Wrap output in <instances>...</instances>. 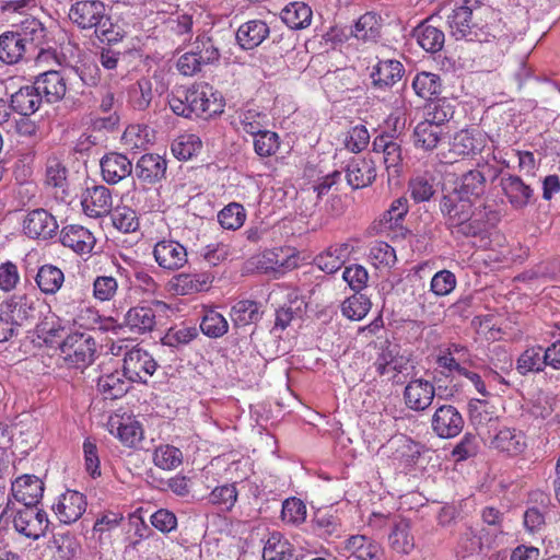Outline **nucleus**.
<instances>
[{
    "mask_svg": "<svg viewBox=\"0 0 560 560\" xmlns=\"http://www.w3.org/2000/svg\"><path fill=\"white\" fill-rule=\"evenodd\" d=\"M440 211L447 230L456 237L480 236L488 229L485 214L481 210H476L474 200L457 191L451 190L442 196Z\"/></svg>",
    "mask_w": 560,
    "mask_h": 560,
    "instance_id": "1",
    "label": "nucleus"
},
{
    "mask_svg": "<svg viewBox=\"0 0 560 560\" xmlns=\"http://www.w3.org/2000/svg\"><path fill=\"white\" fill-rule=\"evenodd\" d=\"M172 112L185 118L211 117L222 112V104L207 85L175 88L167 96Z\"/></svg>",
    "mask_w": 560,
    "mask_h": 560,
    "instance_id": "2",
    "label": "nucleus"
},
{
    "mask_svg": "<svg viewBox=\"0 0 560 560\" xmlns=\"http://www.w3.org/2000/svg\"><path fill=\"white\" fill-rule=\"evenodd\" d=\"M486 10L481 0H458L447 16L451 34L456 39L481 40L478 31L481 28L480 15Z\"/></svg>",
    "mask_w": 560,
    "mask_h": 560,
    "instance_id": "3",
    "label": "nucleus"
},
{
    "mask_svg": "<svg viewBox=\"0 0 560 560\" xmlns=\"http://www.w3.org/2000/svg\"><path fill=\"white\" fill-rule=\"evenodd\" d=\"M60 351L70 368L82 369L92 363L96 347L91 336L74 332L62 339Z\"/></svg>",
    "mask_w": 560,
    "mask_h": 560,
    "instance_id": "4",
    "label": "nucleus"
},
{
    "mask_svg": "<svg viewBox=\"0 0 560 560\" xmlns=\"http://www.w3.org/2000/svg\"><path fill=\"white\" fill-rule=\"evenodd\" d=\"M453 116L450 106L447 109L439 110V105L434 106L433 119L420 121L413 130V143L418 149L424 151L434 150L443 136V121L448 120Z\"/></svg>",
    "mask_w": 560,
    "mask_h": 560,
    "instance_id": "5",
    "label": "nucleus"
},
{
    "mask_svg": "<svg viewBox=\"0 0 560 560\" xmlns=\"http://www.w3.org/2000/svg\"><path fill=\"white\" fill-rule=\"evenodd\" d=\"M500 173L501 170L498 167L489 164H479L478 168L463 174L452 190L459 192L465 198L475 200L485 194L487 178L493 182Z\"/></svg>",
    "mask_w": 560,
    "mask_h": 560,
    "instance_id": "6",
    "label": "nucleus"
},
{
    "mask_svg": "<svg viewBox=\"0 0 560 560\" xmlns=\"http://www.w3.org/2000/svg\"><path fill=\"white\" fill-rule=\"evenodd\" d=\"M156 368L158 363L154 358L139 347H133L124 355L122 372L129 382L145 384Z\"/></svg>",
    "mask_w": 560,
    "mask_h": 560,
    "instance_id": "7",
    "label": "nucleus"
},
{
    "mask_svg": "<svg viewBox=\"0 0 560 560\" xmlns=\"http://www.w3.org/2000/svg\"><path fill=\"white\" fill-rule=\"evenodd\" d=\"M48 524L46 512L35 506H23L16 511L13 517L14 529L33 540L45 535Z\"/></svg>",
    "mask_w": 560,
    "mask_h": 560,
    "instance_id": "8",
    "label": "nucleus"
},
{
    "mask_svg": "<svg viewBox=\"0 0 560 560\" xmlns=\"http://www.w3.org/2000/svg\"><path fill=\"white\" fill-rule=\"evenodd\" d=\"M106 15V5L101 0H79L69 10L70 21L81 30L95 28Z\"/></svg>",
    "mask_w": 560,
    "mask_h": 560,
    "instance_id": "9",
    "label": "nucleus"
},
{
    "mask_svg": "<svg viewBox=\"0 0 560 560\" xmlns=\"http://www.w3.org/2000/svg\"><path fill=\"white\" fill-rule=\"evenodd\" d=\"M464 423L463 416L452 405H442L436 408L431 419V428L441 439L457 436L462 432Z\"/></svg>",
    "mask_w": 560,
    "mask_h": 560,
    "instance_id": "10",
    "label": "nucleus"
},
{
    "mask_svg": "<svg viewBox=\"0 0 560 560\" xmlns=\"http://www.w3.org/2000/svg\"><path fill=\"white\" fill-rule=\"evenodd\" d=\"M23 231L31 238L49 240L57 234L58 223L47 210L37 208L26 214Z\"/></svg>",
    "mask_w": 560,
    "mask_h": 560,
    "instance_id": "11",
    "label": "nucleus"
},
{
    "mask_svg": "<svg viewBox=\"0 0 560 560\" xmlns=\"http://www.w3.org/2000/svg\"><path fill=\"white\" fill-rule=\"evenodd\" d=\"M153 306L165 308L167 305L162 301H153L151 305H137L125 314V325L135 332L145 334L152 331L156 324V314Z\"/></svg>",
    "mask_w": 560,
    "mask_h": 560,
    "instance_id": "12",
    "label": "nucleus"
},
{
    "mask_svg": "<svg viewBox=\"0 0 560 560\" xmlns=\"http://www.w3.org/2000/svg\"><path fill=\"white\" fill-rule=\"evenodd\" d=\"M435 396L433 384L423 378L411 380L405 387L404 400L407 408L413 411L427 410Z\"/></svg>",
    "mask_w": 560,
    "mask_h": 560,
    "instance_id": "13",
    "label": "nucleus"
},
{
    "mask_svg": "<svg viewBox=\"0 0 560 560\" xmlns=\"http://www.w3.org/2000/svg\"><path fill=\"white\" fill-rule=\"evenodd\" d=\"M500 186L509 203L515 210L527 207L534 197V189L517 175L502 176Z\"/></svg>",
    "mask_w": 560,
    "mask_h": 560,
    "instance_id": "14",
    "label": "nucleus"
},
{
    "mask_svg": "<svg viewBox=\"0 0 560 560\" xmlns=\"http://www.w3.org/2000/svg\"><path fill=\"white\" fill-rule=\"evenodd\" d=\"M84 212L91 218H100L107 214L113 207L110 190L103 185L88 187L81 200Z\"/></svg>",
    "mask_w": 560,
    "mask_h": 560,
    "instance_id": "15",
    "label": "nucleus"
},
{
    "mask_svg": "<svg viewBox=\"0 0 560 560\" xmlns=\"http://www.w3.org/2000/svg\"><path fill=\"white\" fill-rule=\"evenodd\" d=\"M13 498L23 506H35L39 503L44 493V482L34 475H24L12 482Z\"/></svg>",
    "mask_w": 560,
    "mask_h": 560,
    "instance_id": "16",
    "label": "nucleus"
},
{
    "mask_svg": "<svg viewBox=\"0 0 560 560\" xmlns=\"http://www.w3.org/2000/svg\"><path fill=\"white\" fill-rule=\"evenodd\" d=\"M167 161L159 154L147 153L137 161L133 172L136 178L144 184H156L165 178Z\"/></svg>",
    "mask_w": 560,
    "mask_h": 560,
    "instance_id": "17",
    "label": "nucleus"
},
{
    "mask_svg": "<svg viewBox=\"0 0 560 560\" xmlns=\"http://www.w3.org/2000/svg\"><path fill=\"white\" fill-rule=\"evenodd\" d=\"M101 171L103 179L110 185L117 184L133 172L131 161L121 153L109 152L101 161Z\"/></svg>",
    "mask_w": 560,
    "mask_h": 560,
    "instance_id": "18",
    "label": "nucleus"
},
{
    "mask_svg": "<svg viewBox=\"0 0 560 560\" xmlns=\"http://www.w3.org/2000/svg\"><path fill=\"white\" fill-rule=\"evenodd\" d=\"M158 265L164 269L177 270L187 262L186 248L175 241H161L153 249Z\"/></svg>",
    "mask_w": 560,
    "mask_h": 560,
    "instance_id": "19",
    "label": "nucleus"
},
{
    "mask_svg": "<svg viewBox=\"0 0 560 560\" xmlns=\"http://www.w3.org/2000/svg\"><path fill=\"white\" fill-rule=\"evenodd\" d=\"M290 249L275 248L266 250L258 259L257 269L264 273L279 277L287 270L296 267V257L289 254Z\"/></svg>",
    "mask_w": 560,
    "mask_h": 560,
    "instance_id": "20",
    "label": "nucleus"
},
{
    "mask_svg": "<svg viewBox=\"0 0 560 560\" xmlns=\"http://www.w3.org/2000/svg\"><path fill=\"white\" fill-rule=\"evenodd\" d=\"M376 177L375 164L371 159L353 158L346 167V178L352 189L370 186Z\"/></svg>",
    "mask_w": 560,
    "mask_h": 560,
    "instance_id": "21",
    "label": "nucleus"
},
{
    "mask_svg": "<svg viewBox=\"0 0 560 560\" xmlns=\"http://www.w3.org/2000/svg\"><path fill=\"white\" fill-rule=\"evenodd\" d=\"M39 96L48 103L60 101L66 94V81L59 71L50 70L37 75L33 82Z\"/></svg>",
    "mask_w": 560,
    "mask_h": 560,
    "instance_id": "22",
    "label": "nucleus"
},
{
    "mask_svg": "<svg viewBox=\"0 0 560 560\" xmlns=\"http://www.w3.org/2000/svg\"><path fill=\"white\" fill-rule=\"evenodd\" d=\"M60 242L74 253L83 255L92 252L95 245V237L86 228L70 224L61 230Z\"/></svg>",
    "mask_w": 560,
    "mask_h": 560,
    "instance_id": "23",
    "label": "nucleus"
},
{
    "mask_svg": "<svg viewBox=\"0 0 560 560\" xmlns=\"http://www.w3.org/2000/svg\"><path fill=\"white\" fill-rule=\"evenodd\" d=\"M86 508L85 498L78 491H67L63 493L54 510L59 521L65 524H71L78 521Z\"/></svg>",
    "mask_w": 560,
    "mask_h": 560,
    "instance_id": "24",
    "label": "nucleus"
},
{
    "mask_svg": "<svg viewBox=\"0 0 560 560\" xmlns=\"http://www.w3.org/2000/svg\"><path fill=\"white\" fill-rule=\"evenodd\" d=\"M269 27L261 20H250L243 23L236 32V40L238 45L245 49H254L258 47L268 36Z\"/></svg>",
    "mask_w": 560,
    "mask_h": 560,
    "instance_id": "25",
    "label": "nucleus"
},
{
    "mask_svg": "<svg viewBox=\"0 0 560 560\" xmlns=\"http://www.w3.org/2000/svg\"><path fill=\"white\" fill-rule=\"evenodd\" d=\"M45 184L55 189L54 195L57 200L67 202L69 198L67 168L57 159H48L45 171Z\"/></svg>",
    "mask_w": 560,
    "mask_h": 560,
    "instance_id": "26",
    "label": "nucleus"
},
{
    "mask_svg": "<svg viewBox=\"0 0 560 560\" xmlns=\"http://www.w3.org/2000/svg\"><path fill=\"white\" fill-rule=\"evenodd\" d=\"M404 72L405 69L400 61L394 59L381 60L371 72L372 84L380 89L393 86L401 79Z\"/></svg>",
    "mask_w": 560,
    "mask_h": 560,
    "instance_id": "27",
    "label": "nucleus"
},
{
    "mask_svg": "<svg viewBox=\"0 0 560 560\" xmlns=\"http://www.w3.org/2000/svg\"><path fill=\"white\" fill-rule=\"evenodd\" d=\"M30 51L34 52L37 48L43 50L47 42V30L45 25L36 18H26L23 20L16 31Z\"/></svg>",
    "mask_w": 560,
    "mask_h": 560,
    "instance_id": "28",
    "label": "nucleus"
},
{
    "mask_svg": "<svg viewBox=\"0 0 560 560\" xmlns=\"http://www.w3.org/2000/svg\"><path fill=\"white\" fill-rule=\"evenodd\" d=\"M345 550L359 560H382V547L364 535H354L345 541Z\"/></svg>",
    "mask_w": 560,
    "mask_h": 560,
    "instance_id": "29",
    "label": "nucleus"
},
{
    "mask_svg": "<svg viewBox=\"0 0 560 560\" xmlns=\"http://www.w3.org/2000/svg\"><path fill=\"white\" fill-rule=\"evenodd\" d=\"M30 52V47H26L16 31L4 32L0 35V60L2 62L7 65L18 63Z\"/></svg>",
    "mask_w": 560,
    "mask_h": 560,
    "instance_id": "30",
    "label": "nucleus"
},
{
    "mask_svg": "<svg viewBox=\"0 0 560 560\" xmlns=\"http://www.w3.org/2000/svg\"><path fill=\"white\" fill-rule=\"evenodd\" d=\"M40 104L42 97L34 84L20 88L11 95L10 100L11 109L23 116L33 115L38 110Z\"/></svg>",
    "mask_w": 560,
    "mask_h": 560,
    "instance_id": "31",
    "label": "nucleus"
},
{
    "mask_svg": "<svg viewBox=\"0 0 560 560\" xmlns=\"http://www.w3.org/2000/svg\"><path fill=\"white\" fill-rule=\"evenodd\" d=\"M433 18H429L419 24L412 33L417 43L429 52H436L442 49L445 40L444 33L436 26L432 25Z\"/></svg>",
    "mask_w": 560,
    "mask_h": 560,
    "instance_id": "32",
    "label": "nucleus"
},
{
    "mask_svg": "<svg viewBox=\"0 0 560 560\" xmlns=\"http://www.w3.org/2000/svg\"><path fill=\"white\" fill-rule=\"evenodd\" d=\"M408 191L416 203L429 201L436 192V177L425 171L415 174L408 183Z\"/></svg>",
    "mask_w": 560,
    "mask_h": 560,
    "instance_id": "33",
    "label": "nucleus"
},
{
    "mask_svg": "<svg viewBox=\"0 0 560 560\" xmlns=\"http://www.w3.org/2000/svg\"><path fill=\"white\" fill-rule=\"evenodd\" d=\"M230 315L235 328H245L256 325L261 319L262 313L257 302L242 300L232 306Z\"/></svg>",
    "mask_w": 560,
    "mask_h": 560,
    "instance_id": "34",
    "label": "nucleus"
},
{
    "mask_svg": "<svg viewBox=\"0 0 560 560\" xmlns=\"http://www.w3.org/2000/svg\"><path fill=\"white\" fill-rule=\"evenodd\" d=\"M494 448L511 455L522 453L526 446L525 434L516 429L504 428L500 430L492 440Z\"/></svg>",
    "mask_w": 560,
    "mask_h": 560,
    "instance_id": "35",
    "label": "nucleus"
},
{
    "mask_svg": "<svg viewBox=\"0 0 560 560\" xmlns=\"http://www.w3.org/2000/svg\"><path fill=\"white\" fill-rule=\"evenodd\" d=\"M264 560H299L294 547L279 533H272L267 539L264 550Z\"/></svg>",
    "mask_w": 560,
    "mask_h": 560,
    "instance_id": "36",
    "label": "nucleus"
},
{
    "mask_svg": "<svg viewBox=\"0 0 560 560\" xmlns=\"http://www.w3.org/2000/svg\"><path fill=\"white\" fill-rule=\"evenodd\" d=\"M312 9L304 2H292L281 11V20L292 30H301L311 24Z\"/></svg>",
    "mask_w": 560,
    "mask_h": 560,
    "instance_id": "37",
    "label": "nucleus"
},
{
    "mask_svg": "<svg viewBox=\"0 0 560 560\" xmlns=\"http://www.w3.org/2000/svg\"><path fill=\"white\" fill-rule=\"evenodd\" d=\"M152 82L148 78H141L128 89V104L136 110L143 112L149 108L152 98Z\"/></svg>",
    "mask_w": 560,
    "mask_h": 560,
    "instance_id": "38",
    "label": "nucleus"
},
{
    "mask_svg": "<svg viewBox=\"0 0 560 560\" xmlns=\"http://www.w3.org/2000/svg\"><path fill=\"white\" fill-rule=\"evenodd\" d=\"M35 281L43 293L55 294L60 290L65 275L54 265H44L38 269Z\"/></svg>",
    "mask_w": 560,
    "mask_h": 560,
    "instance_id": "39",
    "label": "nucleus"
},
{
    "mask_svg": "<svg viewBox=\"0 0 560 560\" xmlns=\"http://www.w3.org/2000/svg\"><path fill=\"white\" fill-rule=\"evenodd\" d=\"M350 34L363 43L376 42L381 36V24L374 13L368 12L358 19Z\"/></svg>",
    "mask_w": 560,
    "mask_h": 560,
    "instance_id": "40",
    "label": "nucleus"
},
{
    "mask_svg": "<svg viewBox=\"0 0 560 560\" xmlns=\"http://www.w3.org/2000/svg\"><path fill=\"white\" fill-rule=\"evenodd\" d=\"M483 148V139L479 132L469 130L458 131L452 142V151L458 155H470L480 152Z\"/></svg>",
    "mask_w": 560,
    "mask_h": 560,
    "instance_id": "41",
    "label": "nucleus"
},
{
    "mask_svg": "<svg viewBox=\"0 0 560 560\" xmlns=\"http://www.w3.org/2000/svg\"><path fill=\"white\" fill-rule=\"evenodd\" d=\"M191 49L205 66L217 63L221 57L215 39L207 33L197 35Z\"/></svg>",
    "mask_w": 560,
    "mask_h": 560,
    "instance_id": "42",
    "label": "nucleus"
},
{
    "mask_svg": "<svg viewBox=\"0 0 560 560\" xmlns=\"http://www.w3.org/2000/svg\"><path fill=\"white\" fill-rule=\"evenodd\" d=\"M124 373L115 371L98 377V390L108 399H117L122 397L129 389Z\"/></svg>",
    "mask_w": 560,
    "mask_h": 560,
    "instance_id": "43",
    "label": "nucleus"
},
{
    "mask_svg": "<svg viewBox=\"0 0 560 560\" xmlns=\"http://www.w3.org/2000/svg\"><path fill=\"white\" fill-rule=\"evenodd\" d=\"M388 541L393 550L408 555L415 547L409 523L405 520L395 523L388 535Z\"/></svg>",
    "mask_w": 560,
    "mask_h": 560,
    "instance_id": "44",
    "label": "nucleus"
},
{
    "mask_svg": "<svg viewBox=\"0 0 560 560\" xmlns=\"http://www.w3.org/2000/svg\"><path fill=\"white\" fill-rule=\"evenodd\" d=\"M347 250V245L330 246L315 258V264L326 273H334L345 264Z\"/></svg>",
    "mask_w": 560,
    "mask_h": 560,
    "instance_id": "45",
    "label": "nucleus"
},
{
    "mask_svg": "<svg viewBox=\"0 0 560 560\" xmlns=\"http://www.w3.org/2000/svg\"><path fill=\"white\" fill-rule=\"evenodd\" d=\"M412 88L418 96L431 101L441 94V79L438 74L421 72L415 77Z\"/></svg>",
    "mask_w": 560,
    "mask_h": 560,
    "instance_id": "46",
    "label": "nucleus"
},
{
    "mask_svg": "<svg viewBox=\"0 0 560 560\" xmlns=\"http://www.w3.org/2000/svg\"><path fill=\"white\" fill-rule=\"evenodd\" d=\"M546 361L542 353V347H532L526 349L517 359L516 370L521 375L528 373H539L544 371Z\"/></svg>",
    "mask_w": 560,
    "mask_h": 560,
    "instance_id": "47",
    "label": "nucleus"
},
{
    "mask_svg": "<svg viewBox=\"0 0 560 560\" xmlns=\"http://www.w3.org/2000/svg\"><path fill=\"white\" fill-rule=\"evenodd\" d=\"M183 452L173 445H160L153 452V463L164 470L176 469L183 463Z\"/></svg>",
    "mask_w": 560,
    "mask_h": 560,
    "instance_id": "48",
    "label": "nucleus"
},
{
    "mask_svg": "<svg viewBox=\"0 0 560 560\" xmlns=\"http://www.w3.org/2000/svg\"><path fill=\"white\" fill-rule=\"evenodd\" d=\"M201 331L210 338H219L229 330V323L225 317L214 310H209L200 323Z\"/></svg>",
    "mask_w": 560,
    "mask_h": 560,
    "instance_id": "49",
    "label": "nucleus"
},
{
    "mask_svg": "<svg viewBox=\"0 0 560 560\" xmlns=\"http://www.w3.org/2000/svg\"><path fill=\"white\" fill-rule=\"evenodd\" d=\"M246 219V212L242 205L232 202L225 206L218 213V221L220 225L225 230H237L240 229Z\"/></svg>",
    "mask_w": 560,
    "mask_h": 560,
    "instance_id": "50",
    "label": "nucleus"
},
{
    "mask_svg": "<svg viewBox=\"0 0 560 560\" xmlns=\"http://www.w3.org/2000/svg\"><path fill=\"white\" fill-rule=\"evenodd\" d=\"M370 308V300L365 295L359 294V292L346 299L341 305L342 314L351 320H361L366 316Z\"/></svg>",
    "mask_w": 560,
    "mask_h": 560,
    "instance_id": "51",
    "label": "nucleus"
},
{
    "mask_svg": "<svg viewBox=\"0 0 560 560\" xmlns=\"http://www.w3.org/2000/svg\"><path fill=\"white\" fill-rule=\"evenodd\" d=\"M409 203L405 196L398 197L390 203L389 208L382 214L380 224L384 229H393L408 213Z\"/></svg>",
    "mask_w": 560,
    "mask_h": 560,
    "instance_id": "52",
    "label": "nucleus"
},
{
    "mask_svg": "<svg viewBox=\"0 0 560 560\" xmlns=\"http://www.w3.org/2000/svg\"><path fill=\"white\" fill-rule=\"evenodd\" d=\"M281 518L292 525H299L306 518V506L298 498H289L282 503Z\"/></svg>",
    "mask_w": 560,
    "mask_h": 560,
    "instance_id": "53",
    "label": "nucleus"
},
{
    "mask_svg": "<svg viewBox=\"0 0 560 560\" xmlns=\"http://www.w3.org/2000/svg\"><path fill=\"white\" fill-rule=\"evenodd\" d=\"M459 548L464 553L463 558L465 559L482 555L486 546L481 536L476 530L467 528L460 537Z\"/></svg>",
    "mask_w": 560,
    "mask_h": 560,
    "instance_id": "54",
    "label": "nucleus"
},
{
    "mask_svg": "<svg viewBox=\"0 0 560 560\" xmlns=\"http://www.w3.org/2000/svg\"><path fill=\"white\" fill-rule=\"evenodd\" d=\"M94 33L102 43L108 45L120 42L125 36L124 30L118 24L113 23L108 14L94 28Z\"/></svg>",
    "mask_w": 560,
    "mask_h": 560,
    "instance_id": "55",
    "label": "nucleus"
},
{
    "mask_svg": "<svg viewBox=\"0 0 560 560\" xmlns=\"http://www.w3.org/2000/svg\"><path fill=\"white\" fill-rule=\"evenodd\" d=\"M112 221L114 226L124 233L135 232L139 228L136 211L128 207L117 208L112 213Z\"/></svg>",
    "mask_w": 560,
    "mask_h": 560,
    "instance_id": "56",
    "label": "nucleus"
},
{
    "mask_svg": "<svg viewBox=\"0 0 560 560\" xmlns=\"http://www.w3.org/2000/svg\"><path fill=\"white\" fill-rule=\"evenodd\" d=\"M456 283V277L452 271L440 270L431 279L430 291L435 296H446L455 289Z\"/></svg>",
    "mask_w": 560,
    "mask_h": 560,
    "instance_id": "57",
    "label": "nucleus"
},
{
    "mask_svg": "<svg viewBox=\"0 0 560 560\" xmlns=\"http://www.w3.org/2000/svg\"><path fill=\"white\" fill-rule=\"evenodd\" d=\"M201 149V141L196 135L182 136L172 144V152L180 160L190 159Z\"/></svg>",
    "mask_w": 560,
    "mask_h": 560,
    "instance_id": "58",
    "label": "nucleus"
},
{
    "mask_svg": "<svg viewBox=\"0 0 560 560\" xmlns=\"http://www.w3.org/2000/svg\"><path fill=\"white\" fill-rule=\"evenodd\" d=\"M237 500V490L235 485L228 483L219 486L212 490L209 501L212 504L221 506L223 510H231Z\"/></svg>",
    "mask_w": 560,
    "mask_h": 560,
    "instance_id": "59",
    "label": "nucleus"
},
{
    "mask_svg": "<svg viewBox=\"0 0 560 560\" xmlns=\"http://www.w3.org/2000/svg\"><path fill=\"white\" fill-rule=\"evenodd\" d=\"M118 290V282L112 276H98L93 282V295L101 302L110 301Z\"/></svg>",
    "mask_w": 560,
    "mask_h": 560,
    "instance_id": "60",
    "label": "nucleus"
},
{
    "mask_svg": "<svg viewBox=\"0 0 560 560\" xmlns=\"http://www.w3.org/2000/svg\"><path fill=\"white\" fill-rule=\"evenodd\" d=\"M254 137V149L259 156H270L279 149V137L273 131L264 129L258 136Z\"/></svg>",
    "mask_w": 560,
    "mask_h": 560,
    "instance_id": "61",
    "label": "nucleus"
},
{
    "mask_svg": "<svg viewBox=\"0 0 560 560\" xmlns=\"http://www.w3.org/2000/svg\"><path fill=\"white\" fill-rule=\"evenodd\" d=\"M370 141V133L365 126L357 125L352 127L345 139L346 148L353 152L358 153L364 150Z\"/></svg>",
    "mask_w": 560,
    "mask_h": 560,
    "instance_id": "62",
    "label": "nucleus"
},
{
    "mask_svg": "<svg viewBox=\"0 0 560 560\" xmlns=\"http://www.w3.org/2000/svg\"><path fill=\"white\" fill-rule=\"evenodd\" d=\"M384 164L389 177H397L401 171L402 152L400 142L395 139L383 154Z\"/></svg>",
    "mask_w": 560,
    "mask_h": 560,
    "instance_id": "63",
    "label": "nucleus"
},
{
    "mask_svg": "<svg viewBox=\"0 0 560 560\" xmlns=\"http://www.w3.org/2000/svg\"><path fill=\"white\" fill-rule=\"evenodd\" d=\"M198 336L195 327L171 328L162 338V343L168 347L186 345Z\"/></svg>",
    "mask_w": 560,
    "mask_h": 560,
    "instance_id": "64",
    "label": "nucleus"
}]
</instances>
